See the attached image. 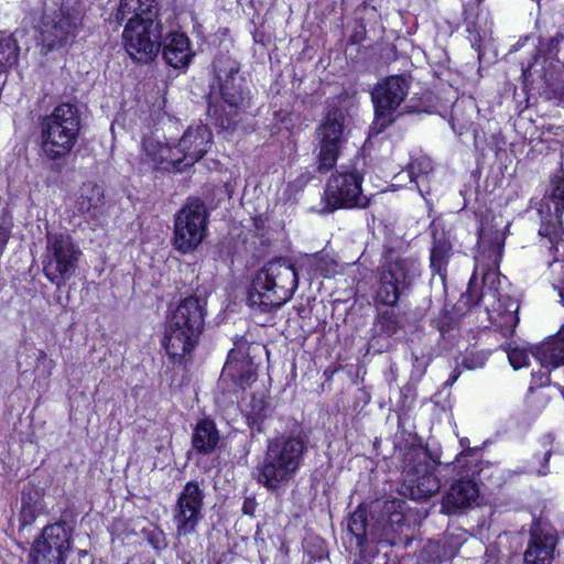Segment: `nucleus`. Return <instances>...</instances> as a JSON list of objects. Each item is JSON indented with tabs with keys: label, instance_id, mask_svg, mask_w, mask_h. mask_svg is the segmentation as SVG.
Returning <instances> with one entry per match:
<instances>
[{
	"label": "nucleus",
	"instance_id": "obj_7",
	"mask_svg": "<svg viewBox=\"0 0 564 564\" xmlns=\"http://www.w3.org/2000/svg\"><path fill=\"white\" fill-rule=\"evenodd\" d=\"M306 451L300 436H279L269 441L264 458L257 466V479L269 489L288 482L297 471Z\"/></svg>",
	"mask_w": 564,
	"mask_h": 564
},
{
	"label": "nucleus",
	"instance_id": "obj_19",
	"mask_svg": "<svg viewBox=\"0 0 564 564\" xmlns=\"http://www.w3.org/2000/svg\"><path fill=\"white\" fill-rule=\"evenodd\" d=\"M212 142L213 135L207 126L188 127L176 145L183 170L198 162L207 153Z\"/></svg>",
	"mask_w": 564,
	"mask_h": 564
},
{
	"label": "nucleus",
	"instance_id": "obj_1",
	"mask_svg": "<svg viewBox=\"0 0 564 564\" xmlns=\"http://www.w3.org/2000/svg\"><path fill=\"white\" fill-rule=\"evenodd\" d=\"M478 246L479 253L475 257V270L460 302L465 306L473 307L484 301L492 325L502 336H511L519 323V302L509 294L501 293V283L507 280L498 272L505 234L482 226Z\"/></svg>",
	"mask_w": 564,
	"mask_h": 564
},
{
	"label": "nucleus",
	"instance_id": "obj_28",
	"mask_svg": "<svg viewBox=\"0 0 564 564\" xmlns=\"http://www.w3.org/2000/svg\"><path fill=\"white\" fill-rule=\"evenodd\" d=\"M219 442V433L216 425L210 420H202L197 423L192 435L193 448L203 455H208L215 451Z\"/></svg>",
	"mask_w": 564,
	"mask_h": 564
},
{
	"label": "nucleus",
	"instance_id": "obj_25",
	"mask_svg": "<svg viewBox=\"0 0 564 564\" xmlns=\"http://www.w3.org/2000/svg\"><path fill=\"white\" fill-rule=\"evenodd\" d=\"M77 209L86 217L100 223L105 216V195L102 188L91 182L84 184L77 198Z\"/></svg>",
	"mask_w": 564,
	"mask_h": 564
},
{
	"label": "nucleus",
	"instance_id": "obj_27",
	"mask_svg": "<svg viewBox=\"0 0 564 564\" xmlns=\"http://www.w3.org/2000/svg\"><path fill=\"white\" fill-rule=\"evenodd\" d=\"M432 236L431 269L438 274L441 281L444 282L446 278V267L452 254V245L443 230H433Z\"/></svg>",
	"mask_w": 564,
	"mask_h": 564
},
{
	"label": "nucleus",
	"instance_id": "obj_14",
	"mask_svg": "<svg viewBox=\"0 0 564 564\" xmlns=\"http://www.w3.org/2000/svg\"><path fill=\"white\" fill-rule=\"evenodd\" d=\"M362 175L356 166L341 165L328 180L325 196L332 209L366 208L370 199L361 189Z\"/></svg>",
	"mask_w": 564,
	"mask_h": 564
},
{
	"label": "nucleus",
	"instance_id": "obj_3",
	"mask_svg": "<svg viewBox=\"0 0 564 564\" xmlns=\"http://www.w3.org/2000/svg\"><path fill=\"white\" fill-rule=\"evenodd\" d=\"M40 147L48 161L67 158L78 142L82 116L76 105L62 102L39 120Z\"/></svg>",
	"mask_w": 564,
	"mask_h": 564
},
{
	"label": "nucleus",
	"instance_id": "obj_36",
	"mask_svg": "<svg viewBox=\"0 0 564 564\" xmlns=\"http://www.w3.org/2000/svg\"><path fill=\"white\" fill-rule=\"evenodd\" d=\"M307 265L314 275L329 276L336 272L337 262L327 254L315 253L307 257Z\"/></svg>",
	"mask_w": 564,
	"mask_h": 564
},
{
	"label": "nucleus",
	"instance_id": "obj_13",
	"mask_svg": "<svg viewBox=\"0 0 564 564\" xmlns=\"http://www.w3.org/2000/svg\"><path fill=\"white\" fill-rule=\"evenodd\" d=\"M208 212L198 198H189L175 215L173 246L182 253L194 251L203 241Z\"/></svg>",
	"mask_w": 564,
	"mask_h": 564
},
{
	"label": "nucleus",
	"instance_id": "obj_16",
	"mask_svg": "<svg viewBox=\"0 0 564 564\" xmlns=\"http://www.w3.org/2000/svg\"><path fill=\"white\" fill-rule=\"evenodd\" d=\"M411 82L405 75L389 76L379 82L371 91V100L375 107L376 119L382 127L391 124L394 113L404 102Z\"/></svg>",
	"mask_w": 564,
	"mask_h": 564
},
{
	"label": "nucleus",
	"instance_id": "obj_40",
	"mask_svg": "<svg viewBox=\"0 0 564 564\" xmlns=\"http://www.w3.org/2000/svg\"><path fill=\"white\" fill-rule=\"evenodd\" d=\"M541 59H542V63H546L547 57L546 56H544V57L535 56L534 62L530 63L528 65V67L525 69H523L524 77H530V76H533L534 74H538L544 82H549L547 72L544 70V66L541 65V67L539 68Z\"/></svg>",
	"mask_w": 564,
	"mask_h": 564
},
{
	"label": "nucleus",
	"instance_id": "obj_32",
	"mask_svg": "<svg viewBox=\"0 0 564 564\" xmlns=\"http://www.w3.org/2000/svg\"><path fill=\"white\" fill-rule=\"evenodd\" d=\"M551 204L553 205V210L557 213H563L564 210V173L556 174L551 178L549 189L546 191V196L541 204L539 209L540 214L545 213V209L550 212L552 209Z\"/></svg>",
	"mask_w": 564,
	"mask_h": 564
},
{
	"label": "nucleus",
	"instance_id": "obj_21",
	"mask_svg": "<svg viewBox=\"0 0 564 564\" xmlns=\"http://www.w3.org/2000/svg\"><path fill=\"white\" fill-rule=\"evenodd\" d=\"M557 536L551 528L534 523L530 529V540L523 554L524 564H552Z\"/></svg>",
	"mask_w": 564,
	"mask_h": 564
},
{
	"label": "nucleus",
	"instance_id": "obj_41",
	"mask_svg": "<svg viewBox=\"0 0 564 564\" xmlns=\"http://www.w3.org/2000/svg\"><path fill=\"white\" fill-rule=\"evenodd\" d=\"M485 361L486 358L484 355L470 354L464 359L463 364L468 369H476L482 367L485 365Z\"/></svg>",
	"mask_w": 564,
	"mask_h": 564
},
{
	"label": "nucleus",
	"instance_id": "obj_11",
	"mask_svg": "<svg viewBox=\"0 0 564 564\" xmlns=\"http://www.w3.org/2000/svg\"><path fill=\"white\" fill-rule=\"evenodd\" d=\"M83 24L82 12L68 4L45 9L39 25L42 50L48 53L72 43Z\"/></svg>",
	"mask_w": 564,
	"mask_h": 564
},
{
	"label": "nucleus",
	"instance_id": "obj_24",
	"mask_svg": "<svg viewBox=\"0 0 564 564\" xmlns=\"http://www.w3.org/2000/svg\"><path fill=\"white\" fill-rule=\"evenodd\" d=\"M254 376L252 361L240 352L231 350L224 365L220 382L231 381L240 389H245L254 379Z\"/></svg>",
	"mask_w": 564,
	"mask_h": 564
},
{
	"label": "nucleus",
	"instance_id": "obj_12",
	"mask_svg": "<svg viewBox=\"0 0 564 564\" xmlns=\"http://www.w3.org/2000/svg\"><path fill=\"white\" fill-rule=\"evenodd\" d=\"M438 463L426 452L414 451L410 454L403 468L401 494L413 500H421L435 495L441 488V481L435 475Z\"/></svg>",
	"mask_w": 564,
	"mask_h": 564
},
{
	"label": "nucleus",
	"instance_id": "obj_10",
	"mask_svg": "<svg viewBox=\"0 0 564 564\" xmlns=\"http://www.w3.org/2000/svg\"><path fill=\"white\" fill-rule=\"evenodd\" d=\"M82 254L79 246L69 235L47 232L42 261L44 275L61 289L75 275Z\"/></svg>",
	"mask_w": 564,
	"mask_h": 564
},
{
	"label": "nucleus",
	"instance_id": "obj_33",
	"mask_svg": "<svg viewBox=\"0 0 564 564\" xmlns=\"http://www.w3.org/2000/svg\"><path fill=\"white\" fill-rule=\"evenodd\" d=\"M43 499L40 491L35 488L24 489L22 491L21 518L23 524H30L35 517L43 510Z\"/></svg>",
	"mask_w": 564,
	"mask_h": 564
},
{
	"label": "nucleus",
	"instance_id": "obj_15",
	"mask_svg": "<svg viewBox=\"0 0 564 564\" xmlns=\"http://www.w3.org/2000/svg\"><path fill=\"white\" fill-rule=\"evenodd\" d=\"M163 24L161 20L132 21L126 23L122 40L127 53L137 62L152 61L162 46Z\"/></svg>",
	"mask_w": 564,
	"mask_h": 564
},
{
	"label": "nucleus",
	"instance_id": "obj_22",
	"mask_svg": "<svg viewBox=\"0 0 564 564\" xmlns=\"http://www.w3.org/2000/svg\"><path fill=\"white\" fill-rule=\"evenodd\" d=\"M160 6L156 0H119L118 8L113 14L115 21L119 24L126 21L160 20Z\"/></svg>",
	"mask_w": 564,
	"mask_h": 564
},
{
	"label": "nucleus",
	"instance_id": "obj_47",
	"mask_svg": "<svg viewBox=\"0 0 564 564\" xmlns=\"http://www.w3.org/2000/svg\"><path fill=\"white\" fill-rule=\"evenodd\" d=\"M560 296H561L562 301L564 302V288L560 291Z\"/></svg>",
	"mask_w": 564,
	"mask_h": 564
},
{
	"label": "nucleus",
	"instance_id": "obj_35",
	"mask_svg": "<svg viewBox=\"0 0 564 564\" xmlns=\"http://www.w3.org/2000/svg\"><path fill=\"white\" fill-rule=\"evenodd\" d=\"M433 171L431 159L421 156L409 163L406 174L411 182L416 184L417 189L422 193V183L427 180L429 174Z\"/></svg>",
	"mask_w": 564,
	"mask_h": 564
},
{
	"label": "nucleus",
	"instance_id": "obj_6",
	"mask_svg": "<svg viewBox=\"0 0 564 564\" xmlns=\"http://www.w3.org/2000/svg\"><path fill=\"white\" fill-rule=\"evenodd\" d=\"M299 285L297 272L288 259L268 262L256 275L249 291V303L261 311L281 307Z\"/></svg>",
	"mask_w": 564,
	"mask_h": 564
},
{
	"label": "nucleus",
	"instance_id": "obj_44",
	"mask_svg": "<svg viewBox=\"0 0 564 564\" xmlns=\"http://www.w3.org/2000/svg\"><path fill=\"white\" fill-rule=\"evenodd\" d=\"M550 457H551V451H547L545 454H544V458H543V467L538 471L539 475H545L547 473L546 470V464L549 463L550 460Z\"/></svg>",
	"mask_w": 564,
	"mask_h": 564
},
{
	"label": "nucleus",
	"instance_id": "obj_31",
	"mask_svg": "<svg viewBox=\"0 0 564 564\" xmlns=\"http://www.w3.org/2000/svg\"><path fill=\"white\" fill-rule=\"evenodd\" d=\"M400 500H388L384 502L382 508L383 524H378L379 534L381 539L388 536L391 533H397L401 530L404 524L405 518L403 512L400 510L402 506Z\"/></svg>",
	"mask_w": 564,
	"mask_h": 564
},
{
	"label": "nucleus",
	"instance_id": "obj_17",
	"mask_svg": "<svg viewBox=\"0 0 564 564\" xmlns=\"http://www.w3.org/2000/svg\"><path fill=\"white\" fill-rule=\"evenodd\" d=\"M204 491L197 481H188L180 492L173 509L177 535H189L203 519Z\"/></svg>",
	"mask_w": 564,
	"mask_h": 564
},
{
	"label": "nucleus",
	"instance_id": "obj_42",
	"mask_svg": "<svg viewBox=\"0 0 564 564\" xmlns=\"http://www.w3.org/2000/svg\"><path fill=\"white\" fill-rule=\"evenodd\" d=\"M257 502L254 498H246L242 505V512L247 516H253Z\"/></svg>",
	"mask_w": 564,
	"mask_h": 564
},
{
	"label": "nucleus",
	"instance_id": "obj_18",
	"mask_svg": "<svg viewBox=\"0 0 564 564\" xmlns=\"http://www.w3.org/2000/svg\"><path fill=\"white\" fill-rule=\"evenodd\" d=\"M70 550V535L62 523L44 528L41 539L33 544L31 557L33 564H65L66 553Z\"/></svg>",
	"mask_w": 564,
	"mask_h": 564
},
{
	"label": "nucleus",
	"instance_id": "obj_4",
	"mask_svg": "<svg viewBox=\"0 0 564 564\" xmlns=\"http://www.w3.org/2000/svg\"><path fill=\"white\" fill-rule=\"evenodd\" d=\"M204 317V303L194 296L184 299L172 312L162 344L173 362H180L195 348Z\"/></svg>",
	"mask_w": 564,
	"mask_h": 564
},
{
	"label": "nucleus",
	"instance_id": "obj_46",
	"mask_svg": "<svg viewBox=\"0 0 564 564\" xmlns=\"http://www.w3.org/2000/svg\"><path fill=\"white\" fill-rule=\"evenodd\" d=\"M405 112H411L409 107H405L404 109H402V111L400 113H405Z\"/></svg>",
	"mask_w": 564,
	"mask_h": 564
},
{
	"label": "nucleus",
	"instance_id": "obj_45",
	"mask_svg": "<svg viewBox=\"0 0 564 564\" xmlns=\"http://www.w3.org/2000/svg\"><path fill=\"white\" fill-rule=\"evenodd\" d=\"M458 378V373H454L453 376H451V378L446 381V384H449L452 386Z\"/></svg>",
	"mask_w": 564,
	"mask_h": 564
},
{
	"label": "nucleus",
	"instance_id": "obj_8",
	"mask_svg": "<svg viewBox=\"0 0 564 564\" xmlns=\"http://www.w3.org/2000/svg\"><path fill=\"white\" fill-rule=\"evenodd\" d=\"M420 274V264L415 259L387 252L381 264L377 302L387 306L397 305L400 297L410 292Z\"/></svg>",
	"mask_w": 564,
	"mask_h": 564
},
{
	"label": "nucleus",
	"instance_id": "obj_38",
	"mask_svg": "<svg viewBox=\"0 0 564 564\" xmlns=\"http://www.w3.org/2000/svg\"><path fill=\"white\" fill-rule=\"evenodd\" d=\"M508 358L510 361V365L514 369H520L524 366H528L529 361V354L525 349L513 347L507 349Z\"/></svg>",
	"mask_w": 564,
	"mask_h": 564
},
{
	"label": "nucleus",
	"instance_id": "obj_9",
	"mask_svg": "<svg viewBox=\"0 0 564 564\" xmlns=\"http://www.w3.org/2000/svg\"><path fill=\"white\" fill-rule=\"evenodd\" d=\"M349 133L350 119L347 112L340 108L327 110L316 128V164L319 173H326L336 165Z\"/></svg>",
	"mask_w": 564,
	"mask_h": 564
},
{
	"label": "nucleus",
	"instance_id": "obj_37",
	"mask_svg": "<svg viewBox=\"0 0 564 564\" xmlns=\"http://www.w3.org/2000/svg\"><path fill=\"white\" fill-rule=\"evenodd\" d=\"M546 216H544V213L541 214L542 225L539 229V235L547 237L550 241L553 242L554 237L557 235L558 228L561 226L562 213H557L555 210L552 212V209H550V212L546 210Z\"/></svg>",
	"mask_w": 564,
	"mask_h": 564
},
{
	"label": "nucleus",
	"instance_id": "obj_34",
	"mask_svg": "<svg viewBox=\"0 0 564 564\" xmlns=\"http://www.w3.org/2000/svg\"><path fill=\"white\" fill-rule=\"evenodd\" d=\"M19 46L12 35L0 33V74L17 64Z\"/></svg>",
	"mask_w": 564,
	"mask_h": 564
},
{
	"label": "nucleus",
	"instance_id": "obj_29",
	"mask_svg": "<svg viewBox=\"0 0 564 564\" xmlns=\"http://www.w3.org/2000/svg\"><path fill=\"white\" fill-rule=\"evenodd\" d=\"M532 354L543 367L564 365V332L535 347Z\"/></svg>",
	"mask_w": 564,
	"mask_h": 564
},
{
	"label": "nucleus",
	"instance_id": "obj_5",
	"mask_svg": "<svg viewBox=\"0 0 564 564\" xmlns=\"http://www.w3.org/2000/svg\"><path fill=\"white\" fill-rule=\"evenodd\" d=\"M204 317V303L194 296L184 299L172 312L162 344L173 362H180L195 348Z\"/></svg>",
	"mask_w": 564,
	"mask_h": 564
},
{
	"label": "nucleus",
	"instance_id": "obj_39",
	"mask_svg": "<svg viewBox=\"0 0 564 564\" xmlns=\"http://www.w3.org/2000/svg\"><path fill=\"white\" fill-rule=\"evenodd\" d=\"M379 324L381 330L388 336L394 335L399 329V323L397 316L391 312H384L379 316Z\"/></svg>",
	"mask_w": 564,
	"mask_h": 564
},
{
	"label": "nucleus",
	"instance_id": "obj_20",
	"mask_svg": "<svg viewBox=\"0 0 564 564\" xmlns=\"http://www.w3.org/2000/svg\"><path fill=\"white\" fill-rule=\"evenodd\" d=\"M141 164L149 170H159L167 172H183V165L180 155L176 153V147L160 142L153 138H147L142 142Z\"/></svg>",
	"mask_w": 564,
	"mask_h": 564
},
{
	"label": "nucleus",
	"instance_id": "obj_43",
	"mask_svg": "<svg viewBox=\"0 0 564 564\" xmlns=\"http://www.w3.org/2000/svg\"><path fill=\"white\" fill-rule=\"evenodd\" d=\"M562 40H563V36H561V37L554 36L550 40L547 55L551 56L553 53L558 52V47H560Z\"/></svg>",
	"mask_w": 564,
	"mask_h": 564
},
{
	"label": "nucleus",
	"instance_id": "obj_26",
	"mask_svg": "<svg viewBox=\"0 0 564 564\" xmlns=\"http://www.w3.org/2000/svg\"><path fill=\"white\" fill-rule=\"evenodd\" d=\"M163 58L174 68L188 66L193 52L188 37L183 33H171L163 44Z\"/></svg>",
	"mask_w": 564,
	"mask_h": 564
},
{
	"label": "nucleus",
	"instance_id": "obj_2",
	"mask_svg": "<svg viewBox=\"0 0 564 564\" xmlns=\"http://www.w3.org/2000/svg\"><path fill=\"white\" fill-rule=\"evenodd\" d=\"M213 72L224 105L209 104V119L223 129L234 128L240 121V112L249 104L245 79L240 75V64L230 55L220 53L214 59Z\"/></svg>",
	"mask_w": 564,
	"mask_h": 564
},
{
	"label": "nucleus",
	"instance_id": "obj_30",
	"mask_svg": "<svg viewBox=\"0 0 564 564\" xmlns=\"http://www.w3.org/2000/svg\"><path fill=\"white\" fill-rule=\"evenodd\" d=\"M348 531L356 539V544L362 546L365 542L381 540L377 525H370L367 521L365 509L358 508L348 520Z\"/></svg>",
	"mask_w": 564,
	"mask_h": 564
},
{
	"label": "nucleus",
	"instance_id": "obj_23",
	"mask_svg": "<svg viewBox=\"0 0 564 564\" xmlns=\"http://www.w3.org/2000/svg\"><path fill=\"white\" fill-rule=\"evenodd\" d=\"M478 497V488L471 480L455 481L442 500V510L447 514L457 513L471 506Z\"/></svg>",
	"mask_w": 564,
	"mask_h": 564
}]
</instances>
